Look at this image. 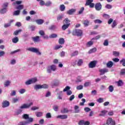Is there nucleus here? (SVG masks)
<instances>
[{"label":"nucleus","instance_id":"nucleus-1","mask_svg":"<svg viewBox=\"0 0 125 125\" xmlns=\"http://www.w3.org/2000/svg\"><path fill=\"white\" fill-rule=\"evenodd\" d=\"M83 30L81 29H74L72 31L73 36H77V37H82L83 36Z\"/></svg>","mask_w":125,"mask_h":125},{"label":"nucleus","instance_id":"nucleus-2","mask_svg":"<svg viewBox=\"0 0 125 125\" xmlns=\"http://www.w3.org/2000/svg\"><path fill=\"white\" fill-rule=\"evenodd\" d=\"M28 51H31V52H34V53H37L38 55H41L42 53L41 52H39L38 49L36 48L31 47L27 49Z\"/></svg>","mask_w":125,"mask_h":125},{"label":"nucleus","instance_id":"nucleus-3","mask_svg":"<svg viewBox=\"0 0 125 125\" xmlns=\"http://www.w3.org/2000/svg\"><path fill=\"white\" fill-rule=\"evenodd\" d=\"M106 125H116V122L113 120L112 118H108L106 120Z\"/></svg>","mask_w":125,"mask_h":125},{"label":"nucleus","instance_id":"nucleus-4","mask_svg":"<svg viewBox=\"0 0 125 125\" xmlns=\"http://www.w3.org/2000/svg\"><path fill=\"white\" fill-rule=\"evenodd\" d=\"M33 105V103H30L29 104H23L22 105L20 106V109H28Z\"/></svg>","mask_w":125,"mask_h":125},{"label":"nucleus","instance_id":"nucleus-5","mask_svg":"<svg viewBox=\"0 0 125 125\" xmlns=\"http://www.w3.org/2000/svg\"><path fill=\"white\" fill-rule=\"evenodd\" d=\"M39 34L43 37V38L45 40H48V36L45 35V33L43 30H40L39 32Z\"/></svg>","mask_w":125,"mask_h":125},{"label":"nucleus","instance_id":"nucleus-6","mask_svg":"<svg viewBox=\"0 0 125 125\" xmlns=\"http://www.w3.org/2000/svg\"><path fill=\"white\" fill-rule=\"evenodd\" d=\"M95 8L96 10H97L98 11L101 10V9H102V5H101V3L99 2L96 3L95 5Z\"/></svg>","mask_w":125,"mask_h":125},{"label":"nucleus","instance_id":"nucleus-7","mask_svg":"<svg viewBox=\"0 0 125 125\" xmlns=\"http://www.w3.org/2000/svg\"><path fill=\"white\" fill-rule=\"evenodd\" d=\"M99 72H100V76H102V75H104L105 73H108L109 72V70L107 68H104L102 69H99Z\"/></svg>","mask_w":125,"mask_h":125},{"label":"nucleus","instance_id":"nucleus-8","mask_svg":"<svg viewBox=\"0 0 125 125\" xmlns=\"http://www.w3.org/2000/svg\"><path fill=\"white\" fill-rule=\"evenodd\" d=\"M96 66V62L95 61L91 62L89 64V68H95Z\"/></svg>","mask_w":125,"mask_h":125},{"label":"nucleus","instance_id":"nucleus-9","mask_svg":"<svg viewBox=\"0 0 125 125\" xmlns=\"http://www.w3.org/2000/svg\"><path fill=\"white\" fill-rule=\"evenodd\" d=\"M32 40L34 41V42H40L41 41L40 36L32 37Z\"/></svg>","mask_w":125,"mask_h":125},{"label":"nucleus","instance_id":"nucleus-10","mask_svg":"<svg viewBox=\"0 0 125 125\" xmlns=\"http://www.w3.org/2000/svg\"><path fill=\"white\" fill-rule=\"evenodd\" d=\"M76 10H76V9H71L67 11L66 13L68 15H73V14H74V12H76Z\"/></svg>","mask_w":125,"mask_h":125},{"label":"nucleus","instance_id":"nucleus-11","mask_svg":"<svg viewBox=\"0 0 125 125\" xmlns=\"http://www.w3.org/2000/svg\"><path fill=\"white\" fill-rule=\"evenodd\" d=\"M57 118L58 119H61L62 120H65L68 118V116L67 115H58Z\"/></svg>","mask_w":125,"mask_h":125},{"label":"nucleus","instance_id":"nucleus-12","mask_svg":"<svg viewBox=\"0 0 125 125\" xmlns=\"http://www.w3.org/2000/svg\"><path fill=\"white\" fill-rule=\"evenodd\" d=\"M2 108H6V107H8L9 106V102L7 101H4L2 103Z\"/></svg>","mask_w":125,"mask_h":125},{"label":"nucleus","instance_id":"nucleus-13","mask_svg":"<svg viewBox=\"0 0 125 125\" xmlns=\"http://www.w3.org/2000/svg\"><path fill=\"white\" fill-rule=\"evenodd\" d=\"M114 65V63L112 61H108L106 63V67L107 68H112L113 65Z\"/></svg>","mask_w":125,"mask_h":125},{"label":"nucleus","instance_id":"nucleus-14","mask_svg":"<svg viewBox=\"0 0 125 125\" xmlns=\"http://www.w3.org/2000/svg\"><path fill=\"white\" fill-rule=\"evenodd\" d=\"M35 21L38 25H42L43 24V22H44V21L42 19L36 20Z\"/></svg>","mask_w":125,"mask_h":125},{"label":"nucleus","instance_id":"nucleus-15","mask_svg":"<svg viewBox=\"0 0 125 125\" xmlns=\"http://www.w3.org/2000/svg\"><path fill=\"white\" fill-rule=\"evenodd\" d=\"M108 112L107 110H102L101 111V113L99 115L100 117H104L106 113Z\"/></svg>","mask_w":125,"mask_h":125},{"label":"nucleus","instance_id":"nucleus-16","mask_svg":"<svg viewBox=\"0 0 125 125\" xmlns=\"http://www.w3.org/2000/svg\"><path fill=\"white\" fill-rule=\"evenodd\" d=\"M63 15H58L57 17V22H60V21H62V19H63Z\"/></svg>","mask_w":125,"mask_h":125},{"label":"nucleus","instance_id":"nucleus-17","mask_svg":"<svg viewBox=\"0 0 125 125\" xmlns=\"http://www.w3.org/2000/svg\"><path fill=\"white\" fill-rule=\"evenodd\" d=\"M70 22H71L70 20H69V19H68V18H66L64 20L62 23H63V24H69L70 25Z\"/></svg>","mask_w":125,"mask_h":125},{"label":"nucleus","instance_id":"nucleus-18","mask_svg":"<svg viewBox=\"0 0 125 125\" xmlns=\"http://www.w3.org/2000/svg\"><path fill=\"white\" fill-rule=\"evenodd\" d=\"M61 112L62 114H66L69 112V110L67 108H63V109H61Z\"/></svg>","mask_w":125,"mask_h":125},{"label":"nucleus","instance_id":"nucleus-19","mask_svg":"<svg viewBox=\"0 0 125 125\" xmlns=\"http://www.w3.org/2000/svg\"><path fill=\"white\" fill-rule=\"evenodd\" d=\"M35 115L37 118H41V117H42L43 113L42 112H37L35 113Z\"/></svg>","mask_w":125,"mask_h":125},{"label":"nucleus","instance_id":"nucleus-20","mask_svg":"<svg viewBox=\"0 0 125 125\" xmlns=\"http://www.w3.org/2000/svg\"><path fill=\"white\" fill-rule=\"evenodd\" d=\"M7 12V8H2L0 9V13L1 14H4V13H6Z\"/></svg>","mask_w":125,"mask_h":125},{"label":"nucleus","instance_id":"nucleus-21","mask_svg":"<svg viewBox=\"0 0 125 125\" xmlns=\"http://www.w3.org/2000/svg\"><path fill=\"white\" fill-rule=\"evenodd\" d=\"M69 26H70V24H64L62 26V30H63V31H65V30H66V29H68V28H69Z\"/></svg>","mask_w":125,"mask_h":125},{"label":"nucleus","instance_id":"nucleus-22","mask_svg":"<svg viewBox=\"0 0 125 125\" xmlns=\"http://www.w3.org/2000/svg\"><path fill=\"white\" fill-rule=\"evenodd\" d=\"M21 32H22V29H19L18 30H16L15 31H14L13 35H14V36H18V35H19V34H20V33H21Z\"/></svg>","mask_w":125,"mask_h":125},{"label":"nucleus","instance_id":"nucleus-23","mask_svg":"<svg viewBox=\"0 0 125 125\" xmlns=\"http://www.w3.org/2000/svg\"><path fill=\"white\" fill-rule=\"evenodd\" d=\"M12 41V42H13L14 43H17V42H19V39L18 38V37H16L14 38Z\"/></svg>","mask_w":125,"mask_h":125},{"label":"nucleus","instance_id":"nucleus-24","mask_svg":"<svg viewBox=\"0 0 125 125\" xmlns=\"http://www.w3.org/2000/svg\"><path fill=\"white\" fill-rule=\"evenodd\" d=\"M83 24L85 26V27H87V26L89 25V21H88V20H85L83 21Z\"/></svg>","mask_w":125,"mask_h":125},{"label":"nucleus","instance_id":"nucleus-25","mask_svg":"<svg viewBox=\"0 0 125 125\" xmlns=\"http://www.w3.org/2000/svg\"><path fill=\"white\" fill-rule=\"evenodd\" d=\"M97 51V49H96V48H93L88 51V53L89 54H91V53H94V52H96Z\"/></svg>","mask_w":125,"mask_h":125},{"label":"nucleus","instance_id":"nucleus-26","mask_svg":"<svg viewBox=\"0 0 125 125\" xmlns=\"http://www.w3.org/2000/svg\"><path fill=\"white\" fill-rule=\"evenodd\" d=\"M34 89L35 90H38V89H42V85L41 84H36L34 86Z\"/></svg>","mask_w":125,"mask_h":125},{"label":"nucleus","instance_id":"nucleus-27","mask_svg":"<svg viewBox=\"0 0 125 125\" xmlns=\"http://www.w3.org/2000/svg\"><path fill=\"white\" fill-rule=\"evenodd\" d=\"M59 43L60 44H64V43H65V40L63 38H60L59 39Z\"/></svg>","mask_w":125,"mask_h":125},{"label":"nucleus","instance_id":"nucleus-28","mask_svg":"<svg viewBox=\"0 0 125 125\" xmlns=\"http://www.w3.org/2000/svg\"><path fill=\"white\" fill-rule=\"evenodd\" d=\"M118 86H122V85H124V82L123 80H119L117 82Z\"/></svg>","mask_w":125,"mask_h":125},{"label":"nucleus","instance_id":"nucleus-29","mask_svg":"<svg viewBox=\"0 0 125 125\" xmlns=\"http://www.w3.org/2000/svg\"><path fill=\"white\" fill-rule=\"evenodd\" d=\"M65 9H66V7H65L64 4H62L60 6V10H61V11H64Z\"/></svg>","mask_w":125,"mask_h":125},{"label":"nucleus","instance_id":"nucleus-30","mask_svg":"<svg viewBox=\"0 0 125 125\" xmlns=\"http://www.w3.org/2000/svg\"><path fill=\"white\" fill-rule=\"evenodd\" d=\"M83 59H79L77 62V65L78 66H82V65H83Z\"/></svg>","mask_w":125,"mask_h":125},{"label":"nucleus","instance_id":"nucleus-31","mask_svg":"<svg viewBox=\"0 0 125 125\" xmlns=\"http://www.w3.org/2000/svg\"><path fill=\"white\" fill-rule=\"evenodd\" d=\"M113 55L115 57H119L120 56V52L114 51L113 52Z\"/></svg>","mask_w":125,"mask_h":125},{"label":"nucleus","instance_id":"nucleus-32","mask_svg":"<svg viewBox=\"0 0 125 125\" xmlns=\"http://www.w3.org/2000/svg\"><path fill=\"white\" fill-rule=\"evenodd\" d=\"M20 14V10L15 11L13 13L14 16H18Z\"/></svg>","mask_w":125,"mask_h":125},{"label":"nucleus","instance_id":"nucleus-33","mask_svg":"<svg viewBox=\"0 0 125 125\" xmlns=\"http://www.w3.org/2000/svg\"><path fill=\"white\" fill-rule=\"evenodd\" d=\"M92 2H93V0H86L85 4V6L89 5Z\"/></svg>","mask_w":125,"mask_h":125},{"label":"nucleus","instance_id":"nucleus-34","mask_svg":"<svg viewBox=\"0 0 125 125\" xmlns=\"http://www.w3.org/2000/svg\"><path fill=\"white\" fill-rule=\"evenodd\" d=\"M80 107L78 105H75L74 106L75 113H80V110H79Z\"/></svg>","mask_w":125,"mask_h":125},{"label":"nucleus","instance_id":"nucleus-35","mask_svg":"<svg viewBox=\"0 0 125 125\" xmlns=\"http://www.w3.org/2000/svg\"><path fill=\"white\" fill-rule=\"evenodd\" d=\"M108 91L109 92H113L114 91V86L112 85L108 86Z\"/></svg>","mask_w":125,"mask_h":125},{"label":"nucleus","instance_id":"nucleus-36","mask_svg":"<svg viewBox=\"0 0 125 125\" xmlns=\"http://www.w3.org/2000/svg\"><path fill=\"white\" fill-rule=\"evenodd\" d=\"M24 8L23 5H19L16 7V9H18V10H22Z\"/></svg>","mask_w":125,"mask_h":125},{"label":"nucleus","instance_id":"nucleus-37","mask_svg":"<svg viewBox=\"0 0 125 125\" xmlns=\"http://www.w3.org/2000/svg\"><path fill=\"white\" fill-rule=\"evenodd\" d=\"M57 37H58L57 34L54 33V34L50 35L49 36V38H50V39H54L55 38H57Z\"/></svg>","mask_w":125,"mask_h":125},{"label":"nucleus","instance_id":"nucleus-38","mask_svg":"<svg viewBox=\"0 0 125 125\" xmlns=\"http://www.w3.org/2000/svg\"><path fill=\"white\" fill-rule=\"evenodd\" d=\"M79 54V51H75L72 54L70 55L71 57H74V56H77Z\"/></svg>","mask_w":125,"mask_h":125},{"label":"nucleus","instance_id":"nucleus-39","mask_svg":"<svg viewBox=\"0 0 125 125\" xmlns=\"http://www.w3.org/2000/svg\"><path fill=\"white\" fill-rule=\"evenodd\" d=\"M30 81H31L32 83H37V82H38V79L36 77H34L30 79Z\"/></svg>","mask_w":125,"mask_h":125},{"label":"nucleus","instance_id":"nucleus-40","mask_svg":"<svg viewBox=\"0 0 125 125\" xmlns=\"http://www.w3.org/2000/svg\"><path fill=\"white\" fill-rule=\"evenodd\" d=\"M62 47H63L62 45H57L55 46V47H54V49L55 50H57L59 49V48H62Z\"/></svg>","mask_w":125,"mask_h":125},{"label":"nucleus","instance_id":"nucleus-41","mask_svg":"<svg viewBox=\"0 0 125 125\" xmlns=\"http://www.w3.org/2000/svg\"><path fill=\"white\" fill-rule=\"evenodd\" d=\"M41 88H44V89H46V88H48V85L46 84H43L41 85Z\"/></svg>","mask_w":125,"mask_h":125},{"label":"nucleus","instance_id":"nucleus-42","mask_svg":"<svg viewBox=\"0 0 125 125\" xmlns=\"http://www.w3.org/2000/svg\"><path fill=\"white\" fill-rule=\"evenodd\" d=\"M103 16L104 19H109L110 18V16L106 14H104Z\"/></svg>","mask_w":125,"mask_h":125},{"label":"nucleus","instance_id":"nucleus-43","mask_svg":"<svg viewBox=\"0 0 125 125\" xmlns=\"http://www.w3.org/2000/svg\"><path fill=\"white\" fill-rule=\"evenodd\" d=\"M92 44H93V42L91 41L87 42L86 45L88 47H89V46H91V45H92Z\"/></svg>","mask_w":125,"mask_h":125},{"label":"nucleus","instance_id":"nucleus-44","mask_svg":"<svg viewBox=\"0 0 125 125\" xmlns=\"http://www.w3.org/2000/svg\"><path fill=\"white\" fill-rule=\"evenodd\" d=\"M97 101L98 103H103V102H104V99L100 98L97 100Z\"/></svg>","mask_w":125,"mask_h":125},{"label":"nucleus","instance_id":"nucleus-45","mask_svg":"<svg viewBox=\"0 0 125 125\" xmlns=\"http://www.w3.org/2000/svg\"><path fill=\"white\" fill-rule=\"evenodd\" d=\"M83 85H79L76 87V89L77 90H81V89H83Z\"/></svg>","mask_w":125,"mask_h":125},{"label":"nucleus","instance_id":"nucleus-46","mask_svg":"<svg viewBox=\"0 0 125 125\" xmlns=\"http://www.w3.org/2000/svg\"><path fill=\"white\" fill-rule=\"evenodd\" d=\"M82 102L80 103V106H83L84 105V103H85V100L84 99H82Z\"/></svg>","mask_w":125,"mask_h":125},{"label":"nucleus","instance_id":"nucleus-47","mask_svg":"<svg viewBox=\"0 0 125 125\" xmlns=\"http://www.w3.org/2000/svg\"><path fill=\"white\" fill-rule=\"evenodd\" d=\"M104 46H108V45H109V41H108V40H104Z\"/></svg>","mask_w":125,"mask_h":125},{"label":"nucleus","instance_id":"nucleus-48","mask_svg":"<svg viewBox=\"0 0 125 125\" xmlns=\"http://www.w3.org/2000/svg\"><path fill=\"white\" fill-rule=\"evenodd\" d=\"M71 89V87L69 86H66L64 89H63V92H65L66 91H68V90H69V89Z\"/></svg>","mask_w":125,"mask_h":125},{"label":"nucleus","instance_id":"nucleus-49","mask_svg":"<svg viewBox=\"0 0 125 125\" xmlns=\"http://www.w3.org/2000/svg\"><path fill=\"white\" fill-rule=\"evenodd\" d=\"M55 29H56V26L54 25H52L49 27V29L51 30H55Z\"/></svg>","mask_w":125,"mask_h":125},{"label":"nucleus","instance_id":"nucleus-50","mask_svg":"<svg viewBox=\"0 0 125 125\" xmlns=\"http://www.w3.org/2000/svg\"><path fill=\"white\" fill-rule=\"evenodd\" d=\"M116 26H117V21H113L111 27L112 28H115Z\"/></svg>","mask_w":125,"mask_h":125},{"label":"nucleus","instance_id":"nucleus-51","mask_svg":"<svg viewBox=\"0 0 125 125\" xmlns=\"http://www.w3.org/2000/svg\"><path fill=\"white\" fill-rule=\"evenodd\" d=\"M50 67H51L52 71H54L56 70V66H55L54 65H52L50 66Z\"/></svg>","mask_w":125,"mask_h":125},{"label":"nucleus","instance_id":"nucleus-52","mask_svg":"<svg viewBox=\"0 0 125 125\" xmlns=\"http://www.w3.org/2000/svg\"><path fill=\"white\" fill-rule=\"evenodd\" d=\"M10 84V82L9 81H7L4 83V85L5 86H8Z\"/></svg>","mask_w":125,"mask_h":125},{"label":"nucleus","instance_id":"nucleus-53","mask_svg":"<svg viewBox=\"0 0 125 125\" xmlns=\"http://www.w3.org/2000/svg\"><path fill=\"white\" fill-rule=\"evenodd\" d=\"M29 28L30 29L31 31H34L36 29V26L31 25L29 27Z\"/></svg>","mask_w":125,"mask_h":125},{"label":"nucleus","instance_id":"nucleus-54","mask_svg":"<svg viewBox=\"0 0 125 125\" xmlns=\"http://www.w3.org/2000/svg\"><path fill=\"white\" fill-rule=\"evenodd\" d=\"M120 63H122V65L125 67V59H123L120 61Z\"/></svg>","mask_w":125,"mask_h":125},{"label":"nucleus","instance_id":"nucleus-55","mask_svg":"<svg viewBox=\"0 0 125 125\" xmlns=\"http://www.w3.org/2000/svg\"><path fill=\"white\" fill-rule=\"evenodd\" d=\"M7 6H8V3L6 2L3 4L2 7L3 8H7Z\"/></svg>","mask_w":125,"mask_h":125},{"label":"nucleus","instance_id":"nucleus-56","mask_svg":"<svg viewBox=\"0 0 125 125\" xmlns=\"http://www.w3.org/2000/svg\"><path fill=\"white\" fill-rule=\"evenodd\" d=\"M52 3L50 1H48L45 3V5H46V6H50V5H51Z\"/></svg>","mask_w":125,"mask_h":125},{"label":"nucleus","instance_id":"nucleus-57","mask_svg":"<svg viewBox=\"0 0 125 125\" xmlns=\"http://www.w3.org/2000/svg\"><path fill=\"white\" fill-rule=\"evenodd\" d=\"M45 117L46 119H50L51 118V114L50 113H47L46 114Z\"/></svg>","mask_w":125,"mask_h":125},{"label":"nucleus","instance_id":"nucleus-58","mask_svg":"<svg viewBox=\"0 0 125 125\" xmlns=\"http://www.w3.org/2000/svg\"><path fill=\"white\" fill-rule=\"evenodd\" d=\"M25 83V84H26V85H29V84H32V81H31V79L29 80L28 81H26Z\"/></svg>","mask_w":125,"mask_h":125},{"label":"nucleus","instance_id":"nucleus-59","mask_svg":"<svg viewBox=\"0 0 125 125\" xmlns=\"http://www.w3.org/2000/svg\"><path fill=\"white\" fill-rule=\"evenodd\" d=\"M22 3V1H16L15 3H14L13 4V5H15V4H18L19 5L20 4H21Z\"/></svg>","mask_w":125,"mask_h":125},{"label":"nucleus","instance_id":"nucleus-60","mask_svg":"<svg viewBox=\"0 0 125 125\" xmlns=\"http://www.w3.org/2000/svg\"><path fill=\"white\" fill-rule=\"evenodd\" d=\"M94 23L101 24V23H102V21L100 20H95L94 21Z\"/></svg>","mask_w":125,"mask_h":125},{"label":"nucleus","instance_id":"nucleus-61","mask_svg":"<svg viewBox=\"0 0 125 125\" xmlns=\"http://www.w3.org/2000/svg\"><path fill=\"white\" fill-rule=\"evenodd\" d=\"M89 85H90V82H85L84 84V86L85 87L89 86Z\"/></svg>","mask_w":125,"mask_h":125},{"label":"nucleus","instance_id":"nucleus-62","mask_svg":"<svg viewBox=\"0 0 125 125\" xmlns=\"http://www.w3.org/2000/svg\"><path fill=\"white\" fill-rule=\"evenodd\" d=\"M29 123L27 122H20L19 124V125H28Z\"/></svg>","mask_w":125,"mask_h":125},{"label":"nucleus","instance_id":"nucleus-63","mask_svg":"<svg viewBox=\"0 0 125 125\" xmlns=\"http://www.w3.org/2000/svg\"><path fill=\"white\" fill-rule=\"evenodd\" d=\"M23 119H25V120H27V119H29V115L24 114L23 115Z\"/></svg>","mask_w":125,"mask_h":125},{"label":"nucleus","instance_id":"nucleus-64","mask_svg":"<svg viewBox=\"0 0 125 125\" xmlns=\"http://www.w3.org/2000/svg\"><path fill=\"white\" fill-rule=\"evenodd\" d=\"M78 125H84V121L83 120H81L79 121V122L78 123Z\"/></svg>","mask_w":125,"mask_h":125}]
</instances>
